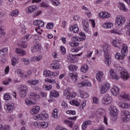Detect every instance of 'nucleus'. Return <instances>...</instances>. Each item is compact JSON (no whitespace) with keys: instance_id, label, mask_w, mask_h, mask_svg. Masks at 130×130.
<instances>
[{"instance_id":"f257e3e1","label":"nucleus","mask_w":130,"mask_h":130,"mask_svg":"<svg viewBox=\"0 0 130 130\" xmlns=\"http://www.w3.org/2000/svg\"><path fill=\"white\" fill-rule=\"evenodd\" d=\"M40 98V95L36 93L30 92L29 98L25 99V103L27 105H34L36 103V101Z\"/></svg>"},{"instance_id":"f03ea898","label":"nucleus","mask_w":130,"mask_h":130,"mask_svg":"<svg viewBox=\"0 0 130 130\" xmlns=\"http://www.w3.org/2000/svg\"><path fill=\"white\" fill-rule=\"evenodd\" d=\"M128 52V47H127V45L123 44L122 46V50H121V54L120 53L117 52L115 57L116 59H118V60H120V59L122 60L125 57L126 54ZM122 54V55H121Z\"/></svg>"},{"instance_id":"7ed1b4c3","label":"nucleus","mask_w":130,"mask_h":130,"mask_svg":"<svg viewBox=\"0 0 130 130\" xmlns=\"http://www.w3.org/2000/svg\"><path fill=\"white\" fill-rule=\"evenodd\" d=\"M32 36L30 34L26 35L24 37H23L22 40V43L21 44H18V46L20 47V48H26L28 46V44L27 43V41L29 39H31Z\"/></svg>"},{"instance_id":"20e7f679","label":"nucleus","mask_w":130,"mask_h":130,"mask_svg":"<svg viewBox=\"0 0 130 130\" xmlns=\"http://www.w3.org/2000/svg\"><path fill=\"white\" fill-rule=\"evenodd\" d=\"M119 71H121V77L124 80V81H126V80H128V78H129V73L127 72V71L126 70H123L122 68L119 67Z\"/></svg>"},{"instance_id":"39448f33","label":"nucleus","mask_w":130,"mask_h":130,"mask_svg":"<svg viewBox=\"0 0 130 130\" xmlns=\"http://www.w3.org/2000/svg\"><path fill=\"white\" fill-rule=\"evenodd\" d=\"M122 120L123 122H127L129 121L130 114L128 111L124 110L122 111Z\"/></svg>"},{"instance_id":"423d86ee","label":"nucleus","mask_w":130,"mask_h":130,"mask_svg":"<svg viewBox=\"0 0 130 130\" xmlns=\"http://www.w3.org/2000/svg\"><path fill=\"white\" fill-rule=\"evenodd\" d=\"M102 102L106 105H109L112 103V97L108 94H106L102 99Z\"/></svg>"},{"instance_id":"0eeeda50","label":"nucleus","mask_w":130,"mask_h":130,"mask_svg":"<svg viewBox=\"0 0 130 130\" xmlns=\"http://www.w3.org/2000/svg\"><path fill=\"white\" fill-rule=\"evenodd\" d=\"M14 103H8L5 105V109L8 113H12L14 111Z\"/></svg>"},{"instance_id":"6e6552de","label":"nucleus","mask_w":130,"mask_h":130,"mask_svg":"<svg viewBox=\"0 0 130 130\" xmlns=\"http://www.w3.org/2000/svg\"><path fill=\"white\" fill-rule=\"evenodd\" d=\"M124 22H125V18H124L123 16H117L115 21L116 25H117V26H119L120 27H121V26H122V25L124 24Z\"/></svg>"},{"instance_id":"1a4fd4ad","label":"nucleus","mask_w":130,"mask_h":130,"mask_svg":"<svg viewBox=\"0 0 130 130\" xmlns=\"http://www.w3.org/2000/svg\"><path fill=\"white\" fill-rule=\"evenodd\" d=\"M112 44L114 47L120 48L122 45V41L120 39L116 38L115 39L112 40Z\"/></svg>"},{"instance_id":"9d476101","label":"nucleus","mask_w":130,"mask_h":130,"mask_svg":"<svg viewBox=\"0 0 130 130\" xmlns=\"http://www.w3.org/2000/svg\"><path fill=\"white\" fill-rule=\"evenodd\" d=\"M34 119H40V120H45L48 118V114L46 113H43L38 115L37 116L34 117Z\"/></svg>"},{"instance_id":"9b49d317","label":"nucleus","mask_w":130,"mask_h":130,"mask_svg":"<svg viewBox=\"0 0 130 130\" xmlns=\"http://www.w3.org/2000/svg\"><path fill=\"white\" fill-rule=\"evenodd\" d=\"M82 25L83 27V30L85 33H88L90 34V31L89 30V23H88V21L84 19L82 21Z\"/></svg>"},{"instance_id":"f8f14e48","label":"nucleus","mask_w":130,"mask_h":130,"mask_svg":"<svg viewBox=\"0 0 130 130\" xmlns=\"http://www.w3.org/2000/svg\"><path fill=\"white\" fill-rule=\"evenodd\" d=\"M109 89H110V84L109 83H106L102 86L100 92L101 94H104V93H106V91H108Z\"/></svg>"},{"instance_id":"ddd939ff","label":"nucleus","mask_w":130,"mask_h":130,"mask_svg":"<svg viewBox=\"0 0 130 130\" xmlns=\"http://www.w3.org/2000/svg\"><path fill=\"white\" fill-rule=\"evenodd\" d=\"M110 114H111L112 116H117L118 114V110L116 109L115 106L112 105L110 107Z\"/></svg>"},{"instance_id":"4468645a","label":"nucleus","mask_w":130,"mask_h":130,"mask_svg":"<svg viewBox=\"0 0 130 130\" xmlns=\"http://www.w3.org/2000/svg\"><path fill=\"white\" fill-rule=\"evenodd\" d=\"M77 86L79 88H82L83 87H91V86H92V84L91 83V82L88 81L85 82L83 81L78 83Z\"/></svg>"},{"instance_id":"2eb2a0df","label":"nucleus","mask_w":130,"mask_h":130,"mask_svg":"<svg viewBox=\"0 0 130 130\" xmlns=\"http://www.w3.org/2000/svg\"><path fill=\"white\" fill-rule=\"evenodd\" d=\"M37 10V6L32 5L29 6L26 10V12L27 14H33L35 11Z\"/></svg>"},{"instance_id":"dca6fc26","label":"nucleus","mask_w":130,"mask_h":130,"mask_svg":"<svg viewBox=\"0 0 130 130\" xmlns=\"http://www.w3.org/2000/svg\"><path fill=\"white\" fill-rule=\"evenodd\" d=\"M109 73L111 79H112L113 80H116V81H118V79H119V77H118V76H117L116 73L114 72V70L111 69Z\"/></svg>"},{"instance_id":"f3484780","label":"nucleus","mask_w":130,"mask_h":130,"mask_svg":"<svg viewBox=\"0 0 130 130\" xmlns=\"http://www.w3.org/2000/svg\"><path fill=\"white\" fill-rule=\"evenodd\" d=\"M119 88L116 86H114L111 89V92L114 96H117V95H119Z\"/></svg>"},{"instance_id":"a211bd4d","label":"nucleus","mask_w":130,"mask_h":130,"mask_svg":"<svg viewBox=\"0 0 130 130\" xmlns=\"http://www.w3.org/2000/svg\"><path fill=\"white\" fill-rule=\"evenodd\" d=\"M118 99L119 100H126L127 101H130V96L128 94H125V93L123 92L119 96H118Z\"/></svg>"},{"instance_id":"6ab92c4d","label":"nucleus","mask_w":130,"mask_h":130,"mask_svg":"<svg viewBox=\"0 0 130 130\" xmlns=\"http://www.w3.org/2000/svg\"><path fill=\"white\" fill-rule=\"evenodd\" d=\"M110 14L108 13L107 12H101L99 14V18H102V19H106L107 18H110Z\"/></svg>"},{"instance_id":"aec40b11","label":"nucleus","mask_w":130,"mask_h":130,"mask_svg":"<svg viewBox=\"0 0 130 130\" xmlns=\"http://www.w3.org/2000/svg\"><path fill=\"white\" fill-rule=\"evenodd\" d=\"M105 63L109 67V66H110L111 64V58L108 53H105Z\"/></svg>"},{"instance_id":"412c9836","label":"nucleus","mask_w":130,"mask_h":130,"mask_svg":"<svg viewBox=\"0 0 130 130\" xmlns=\"http://www.w3.org/2000/svg\"><path fill=\"white\" fill-rule=\"evenodd\" d=\"M40 111V107L38 106H35L32 107V108L30 110V113L31 114H36L38 113Z\"/></svg>"},{"instance_id":"4be33fe9","label":"nucleus","mask_w":130,"mask_h":130,"mask_svg":"<svg viewBox=\"0 0 130 130\" xmlns=\"http://www.w3.org/2000/svg\"><path fill=\"white\" fill-rule=\"evenodd\" d=\"M104 76V74L102 71H100L96 75V78L98 82H102V80H103V76Z\"/></svg>"},{"instance_id":"5701e85b","label":"nucleus","mask_w":130,"mask_h":130,"mask_svg":"<svg viewBox=\"0 0 130 130\" xmlns=\"http://www.w3.org/2000/svg\"><path fill=\"white\" fill-rule=\"evenodd\" d=\"M34 25L39 27H43V26H44V22L42 21L41 20H36L34 22Z\"/></svg>"},{"instance_id":"b1692460","label":"nucleus","mask_w":130,"mask_h":130,"mask_svg":"<svg viewBox=\"0 0 130 130\" xmlns=\"http://www.w3.org/2000/svg\"><path fill=\"white\" fill-rule=\"evenodd\" d=\"M15 52L19 56H23L26 54V51L22 49L16 48Z\"/></svg>"},{"instance_id":"393cba45","label":"nucleus","mask_w":130,"mask_h":130,"mask_svg":"<svg viewBox=\"0 0 130 130\" xmlns=\"http://www.w3.org/2000/svg\"><path fill=\"white\" fill-rule=\"evenodd\" d=\"M39 50H41V45L38 43H36L32 49H31V51L32 52H37Z\"/></svg>"},{"instance_id":"a878e982","label":"nucleus","mask_w":130,"mask_h":130,"mask_svg":"<svg viewBox=\"0 0 130 130\" xmlns=\"http://www.w3.org/2000/svg\"><path fill=\"white\" fill-rule=\"evenodd\" d=\"M119 106L120 108H123V109L130 108V105L123 102L119 103Z\"/></svg>"},{"instance_id":"bb28decb","label":"nucleus","mask_w":130,"mask_h":130,"mask_svg":"<svg viewBox=\"0 0 130 130\" xmlns=\"http://www.w3.org/2000/svg\"><path fill=\"white\" fill-rule=\"evenodd\" d=\"M27 83L28 85H30V86H35V85L39 84V80L38 79L29 80L27 81Z\"/></svg>"},{"instance_id":"cd10ccee","label":"nucleus","mask_w":130,"mask_h":130,"mask_svg":"<svg viewBox=\"0 0 130 130\" xmlns=\"http://www.w3.org/2000/svg\"><path fill=\"white\" fill-rule=\"evenodd\" d=\"M69 76L73 80L74 82H77L78 80V74L76 73H69Z\"/></svg>"},{"instance_id":"c85d7f7f","label":"nucleus","mask_w":130,"mask_h":130,"mask_svg":"<svg viewBox=\"0 0 130 130\" xmlns=\"http://www.w3.org/2000/svg\"><path fill=\"white\" fill-rule=\"evenodd\" d=\"M8 48H5L2 50H0V56L1 57H4L5 55L8 54Z\"/></svg>"},{"instance_id":"c756f323","label":"nucleus","mask_w":130,"mask_h":130,"mask_svg":"<svg viewBox=\"0 0 130 130\" xmlns=\"http://www.w3.org/2000/svg\"><path fill=\"white\" fill-rule=\"evenodd\" d=\"M78 92L80 94L81 98H88V97H89V94H88L87 92H84L82 90H79Z\"/></svg>"},{"instance_id":"7c9ffc66","label":"nucleus","mask_w":130,"mask_h":130,"mask_svg":"<svg viewBox=\"0 0 130 130\" xmlns=\"http://www.w3.org/2000/svg\"><path fill=\"white\" fill-rule=\"evenodd\" d=\"M59 93L56 90H51L50 92V98L58 97Z\"/></svg>"},{"instance_id":"2f4dec72","label":"nucleus","mask_w":130,"mask_h":130,"mask_svg":"<svg viewBox=\"0 0 130 130\" xmlns=\"http://www.w3.org/2000/svg\"><path fill=\"white\" fill-rule=\"evenodd\" d=\"M119 8L121 11H123V12H128V9L125 7V5L123 3H119Z\"/></svg>"},{"instance_id":"473e14b6","label":"nucleus","mask_w":130,"mask_h":130,"mask_svg":"<svg viewBox=\"0 0 130 130\" xmlns=\"http://www.w3.org/2000/svg\"><path fill=\"white\" fill-rule=\"evenodd\" d=\"M44 77H48V78H52V72L49 70H45L43 72Z\"/></svg>"},{"instance_id":"72a5a7b5","label":"nucleus","mask_w":130,"mask_h":130,"mask_svg":"<svg viewBox=\"0 0 130 130\" xmlns=\"http://www.w3.org/2000/svg\"><path fill=\"white\" fill-rule=\"evenodd\" d=\"M41 59H42V55H41L38 56H35L31 57L32 61H35V62H37V61H39Z\"/></svg>"},{"instance_id":"f704fd0d","label":"nucleus","mask_w":130,"mask_h":130,"mask_svg":"<svg viewBox=\"0 0 130 130\" xmlns=\"http://www.w3.org/2000/svg\"><path fill=\"white\" fill-rule=\"evenodd\" d=\"M68 69L70 72L74 73V72H76L78 70V67L77 66L71 64L68 67Z\"/></svg>"},{"instance_id":"c9c22d12","label":"nucleus","mask_w":130,"mask_h":130,"mask_svg":"<svg viewBox=\"0 0 130 130\" xmlns=\"http://www.w3.org/2000/svg\"><path fill=\"white\" fill-rule=\"evenodd\" d=\"M70 31H73L74 33H78V32H79V27H78V25L75 24L71 26Z\"/></svg>"},{"instance_id":"e433bc0d","label":"nucleus","mask_w":130,"mask_h":130,"mask_svg":"<svg viewBox=\"0 0 130 130\" xmlns=\"http://www.w3.org/2000/svg\"><path fill=\"white\" fill-rule=\"evenodd\" d=\"M103 27L106 29H110L112 27H113V23L111 22H106L103 24Z\"/></svg>"},{"instance_id":"4c0bfd02","label":"nucleus","mask_w":130,"mask_h":130,"mask_svg":"<svg viewBox=\"0 0 130 130\" xmlns=\"http://www.w3.org/2000/svg\"><path fill=\"white\" fill-rule=\"evenodd\" d=\"M12 66L13 67L19 63V58L14 57L11 59Z\"/></svg>"},{"instance_id":"58836bf2","label":"nucleus","mask_w":130,"mask_h":130,"mask_svg":"<svg viewBox=\"0 0 130 130\" xmlns=\"http://www.w3.org/2000/svg\"><path fill=\"white\" fill-rule=\"evenodd\" d=\"M88 70L89 67L87 64H84L81 68V72H82V73H87V72H88Z\"/></svg>"},{"instance_id":"ea45409f","label":"nucleus","mask_w":130,"mask_h":130,"mask_svg":"<svg viewBox=\"0 0 130 130\" xmlns=\"http://www.w3.org/2000/svg\"><path fill=\"white\" fill-rule=\"evenodd\" d=\"M88 124H91V121L90 120L86 121L85 122H83L82 124V129L83 130L86 129Z\"/></svg>"},{"instance_id":"a19ab883","label":"nucleus","mask_w":130,"mask_h":130,"mask_svg":"<svg viewBox=\"0 0 130 130\" xmlns=\"http://www.w3.org/2000/svg\"><path fill=\"white\" fill-rule=\"evenodd\" d=\"M111 33L117 34L118 35H121V34H123V31H122V30H119L118 29H112L111 30Z\"/></svg>"},{"instance_id":"79ce46f5","label":"nucleus","mask_w":130,"mask_h":130,"mask_svg":"<svg viewBox=\"0 0 130 130\" xmlns=\"http://www.w3.org/2000/svg\"><path fill=\"white\" fill-rule=\"evenodd\" d=\"M23 89H22L20 92V96L21 97V98H23L26 96V94H27V91H26V89H25V87L24 86H22Z\"/></svg>"},{"instance_id":"37998d69","label":"nucleus","mask_w":130,"mask_h":130,"mask_svg":"<svg viewBox=\"0 0 130 130\" xmlns=\"http://www.w3.org/2000/svg\"><path fill=\"white\" fill-rule=\"evenodd\" d=\"M69 45L71 47H76V46H79V44L78 42H76L75 40L71 41L69 42Z\"/></svg>"},{"instance_id":"c03bdc74","label":"nucleus","mask_w":130,"mask_h":130,"mask_svg":"<svg viewBox=\"0 0 130 130\" xmlns=\"http://www.w3.org/2000/svg\"><path fill=\"white\" fill-rule=\"evenodd\" d=\"M48 126V123L47 122H40V128H46Z\"/></svg>"},{"instance_id":"a18cd8bd","label":"nucleus","mask_w":130,"mask_h":130,"mask_svg":"<svg viewBox=\"0 0 130 130\" xmlns=\"http://www.w3.org/2000/svg\"><path fill=\"white\" fill-rule=\"evenodd\" d=\"M63 94L64 96H66V97H67V99H69V100H71V96H70L71 95V92H70L69 90H65L64 91Z\"/></svg>"},{"instance_id":"49530a36","label":"nucleus","mask_w":130,"mask_h":130,"mask_svg":"<svg viewBox=\"0 0 130 130\" xmlns=\"http://www.w3.org/2000/svg\"><path fill=\"white\" fill-rule=\"evenodd\" d=\"M52 117H53V118L55 119L58 118V116H57V109H54L53 110L52 113Z\"/></svg>"},{"instance_id":"de8ad7c7","label":"nucleus","mask_w":130,"mask_h":130,"mask_svg":"<svg viewBox=\"0 0 130 130\" xmlns=\"http://www.w3.org/2000/svg\"><path fill=\"white\" fill-rule=\"evenodd\" d=\"M71 105H75V106H80V103L77 100H73L70 102Z\"/></svg>"},{"instance_id":"09e8293b","label":"nucleus","mask_w":130,"mask_h":130,"mask_svg":"<svg viewBox=\"0 0 130 130\" xmlns=\"http://www.w3.org/2000/svg\"><path fill=\"white\" fill-rule=\"evenodd\" d=\"M5 29H6V27L4 26H0V35H3V36H5V35H6Z\"/></svg>"},{"instance_id":"8fccbe9b","label":"nucleus","mask_w":130,"mask_h":130,"mask_svg":"<svg viewBox=\"0 0 130 130\" xmlns=\"http://www.w3.org/2000/svg\"><path fill=\"white\" fill-rule=\"evenodd\" d=\"M18 15H19V10H15L10 13V16L12 17H17Z\"/></svg>"},{"instance_id":"3c124183","label":"nucleus","mask_w":130,"mask_h":130,"mask_svg":"<svg viewBox=\"0 0 130 130\" xmlns=\"http://www.w3.org/2000/svg\"><path fill=\"white\" fill-rule=\"evenodd\" d=\"M83 47H79V48H72L71 49V52H75V53H77V52H79L81 49H82Z\"/></svg>"},{"instance_id":"603ef678","label":"nucleus","mask_w":130,"mask_h":130,"mask_svg":"<svg viewBox=\"0 0 130 130\" xmlns=\"http://www.w3.org/2000/svg\"><path fill=\"white\" fill-rule=\"evenodd\" d=\"M64 122L69 126V127H73L74 126V122L69 121L68 120H65Z\"/></svg>"},{"instance_id":"864d4df0","label":"nucleus","mask_w":130,"mask_h":130,"mask_svg":"<svg viewBox=\"0 0 130 130\" xmlns=\"http://www.w3.org/2000/svg\"><path fill=\"white\" fill-rule=\"evenodd\" d=\"M51 66L53 70H58L59 69V64L58 63H53Z\"/></svg>"},{"instance_id":"5fc2aeb1","label":"nucleus","mask_w":130,"mask_h":130,"mask_svg":"<svg viewBox=\"0 0 130 130\" xmlns=\"http://www.w3.org/2000/svg\"><path fill=\"white\" fill-rule=\"evenodd\" d=\"M17 73L19 77H20V78H22L24 76V71L23 70L19 69L17 70Z\"/></svg>"},{"instance_id":"6e6d98bb","label":"nucleus","mask_w":130,"mask_h":130,"mask_svg":"<svg viewBox=\"0 0 130 130\" xmlns=\"http://www.w3.org/2000/svg\"><path fill=\"white\" fill-rule=\"evenodd\" d=\"M60 50L61 53L64 55V54H66L67 52V50L66 49V48H64L63 46H61L60 47Z\"/></svg>"},{"instance_id":"4d7b16f0","label":"nucleus","mask_w":130,"mask_h":130,"mask_svg":"<svg viewBox=\"0 0 130 130\" xmlns=\"http://www.w3.org/2000/svg\"><path fill=\"white\" fill-rule=\"evenodd\" d=\"M51 3L53 6L57 7L59 5V1L58 0H51Z\"/></svg>"},{"instance_id":"13d9d810","label":"nucleus","mask_w":130,"mask_h":130,"mask_svg":"<svg viewBox=\"0 0 130 130\" xmlns=\"http://www.w3.org/2000/svg\"><path fill=\"white\" fill-rule=\"evenodd\" d=\"M21 61L24 62L25 66H28L30 64V60L26 59V58H23L21 59Z\"/></svg>"},{"instance_id":"bf43d9fd","label":"nucleus","mask_w":130,"mask_h":130,"mask_svg":"<svg viewBox=\"0 0 130 130\" xmlns=\"http://www.w3.org/2000/svg\"><path fill=\"white\" fill-rule=\"evenodd\" d=\"M53 26H54L53 23L49 22L46 25V28L48 30H50L51 29H52L53 28Z\"/></svg>"},{"instance_id":"052dcab7","label":"nucleus","mask_w":130,"mask_h":130,"mask_svg":"<svg viewBox=\"0 0 130 130\" xmlns=\"http://www.w3.org/2000/svg\"><path fill=\"white\" fill-rule=\"evenodd\" d=\"M20 27L22 29L21 32L22 33V34H24V33L26 32V26H25V25H24V24L21 23L20 24Z\"/></svg>"},{"instance_id":"680f3d73","label":"nucleus","mask_w":130,"mask_h":130,"mask_svg":"<svg viewBox=\"0 0 130 130\" xmlns=\"http://www.w3.org/2000/svg\"><path fill=\"white\" fill-rule=\"evenodd\" d=\"M104 52L105 53H108V45H105L103 46Z\"/></svg>"},{"instance_id":"e2e57ef3","label":"nucleus","mask_w":130,"mask_h":130,"mask_svg":"<svg viewBox=\"0 0 130 130\" xmlns=\"http://www.w3.org/2000/svg\"><path fill=\"white\" fill-rule=\"evenodd\" d=\"M66 113L70 115H76V111L68 110L66 111Z\"/></svg>"},{"instance_id":"0e129e2a","label":"nucleus","mask_w":130,"mask_h":130,"mask_svg":"<svg viewBox=\"0 0 130 130\" xmlns=\"http://www.w3.org/2000/svg\"><path fill=\"white\" fill-rule=\"evenodd\" d=\"M61 106L63 109H68L69 107L68 106V104L66 102H62L61 104Z\"/></svg>"},{"instance_id":"69168bd1","label":"nucleus","mask_w":130,"mask_h":130,"mask_svg":"<svg viewBox=\"0 0 130 130\" xmlns=\"http://www.w3.org/2000/svg\"><path fill=\"white\" fill-rule=\"evenodd\" d=\"M86 102H84L80 106V110L82 111L84 110V107H86Z\"/></svg>"},{"instance_id":"338daca9","label":"nucleus","mask_w":130,"mask_h":130,"mask_svg":"<svg viewBox=\"0 0 130 130\" xmlns=\"http://www.w3.org/2000/svg\"><path fill=\"white\" fill-rule=\"evenodd\" d=\"M96 115H102L103 114V110L99 109L96 113Z\"/></svg>"},{"instance_id":"774afa93","label":"nucleus","mask_w":130,"mask_h":130,"mask_svg":"<svg viewBox=\"0 0 130 130\" xmlns=\"http://www.w3.org/2000/svg\"><path fill=\"white\" fill-rule=\"evenodd\" d=\"M85 15H86L88 18H92V13L88 11L85 12Z\"/></svg>"}]
</instances>
